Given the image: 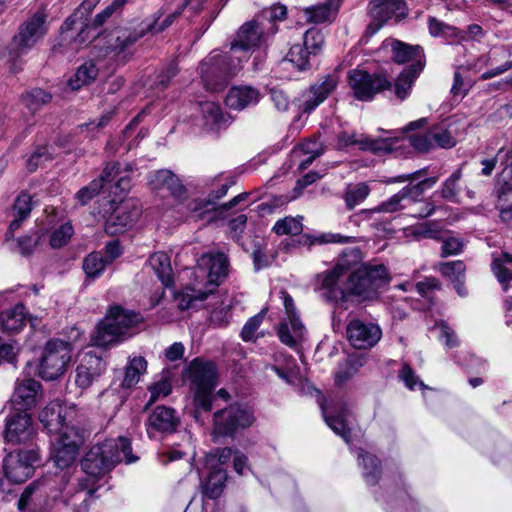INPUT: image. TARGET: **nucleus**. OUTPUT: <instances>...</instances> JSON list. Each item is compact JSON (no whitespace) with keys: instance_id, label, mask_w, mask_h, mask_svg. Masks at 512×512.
<instances>
[{"instance_id":"nucleus-1","label":"nucleus","mask_w":512,"mask_h":512,"mask_svg":"<svg viewBox=\"0 0 512 512\" xmlns=\"http://www.w3.org/2000/svg\"><path fill=\"white\" fill-rule=\"evenodd\" d=\"M360 261V250L352 248L343 253L334 267L316 277V291L322 299L345 308L350 296L370 300L377 296L380 287L389 281L386 267L379 265L355 266Z\"/></svg>"},{"instance_id":"nucleus-2","label":"nucleus","mask_w":512,"mask_h":512,"mask_svg":"<svg viewBox=\"0 0 512 512\" xmlns=\"http://www.w3.org/2000/svg\"><path fill=\"white\" fill-rule=\"evenodd\" d=\"M265 41L263 29L256 22L243 24L238 30L230 51L213 53L200 65L203 86L212 92L221 90L228 79L234 76L248 59V52Z\"/></svg>"},{"instance_id":"nucleus-3","label":"nucleus","mask_w":512,"mask_h":512,"mask_svg":"<svg viewBox=\"0 0 512 512\" xmlns=\"http://www.w3.org/2000/svg\"><path fill=\"white\" fill-rule=\"evenodd\" d=\"M137 459L132 454L131 443L127 438L105 440L91 447L82 460L84 479L97 484L98 479L110 472L119 462L124 460L130 464Z\"/></svg>"},{"instance_id":"nucleus-4","label":"nucleus","mask_w":512,"mask_h":512,"mask_svg":"<svg viewBox=\"0 0 512 512\" xmlns=\"http://www.w3.org/2000/svg\"><path fill=\"white\" fill-rule=\"evenodd\" d=\"M386 133L387 136L383 138H371L369 136L342 133L339 136V141L343 146L356 144L360 149L370 151L375 154L396 152L398 149L405 147L406 143L413 146L420 152H427L434 148L431 130L408 138L405 136H395V132L393 131H387Z\"/></svg>"},{"instance_id":"nucleus-5","label":"nucleus","mask_w":512,"mask_h":512,"mask_svg":"<svg viewBox=\"0 0 512 512\" xmlns=\"http://www.w3.org/2000/svg\"><path fill=\"white\" fill-rule=\"evenodd\" d=\"M142 321L140 314L111 307L103 320L99 322L91 337L92 344L106 347L121 343L133 335V329Z\"/></svg>"},{"instance_id":"nucleus-6","label":"nucleus","mask_w":512,"mask_h":512,"mask_svg":"<svg viewBox=\"0 0 512 512\" xmlns=\"http://www.w3.org/2000/svg\"><path fill=\"white\" fill-rule=\"evenodd\" d=\"M72 347L61 340L47 342L39 365V375L47 381L61 377L71 361Z\"/></svg>"},{"instance_id":"nucleus-7","label":"nucleus","mask_w":512,"mask_h":512,"mask_svg":"<svg viewBox=\"0 0 512 512\" xmlns=\"http://www.w3.org/2000/svg\"><path fill=\"white\" fill-rule=\"evenodd\" d=\"M56 477H43L30 483L18 500L20 512H46L50 507V498H56Z\"/></svg>"},{"instance_id":"nucleus-8","label":"nucleus","mask_w":512,"mask_h":512,"mask_svg":"<svg viewBox=\"0 0 512 512\" xmlns=\"http://www.w3.org/2000/svg\"><path fill=\"white\" fill-rule=\"evenodd\" d=\"M47 32L46 16L43 12H37L20 27L18 33L13 37L9 47V59L15 60L27 52Z\"/></svg>"},{"instance_id":"nucleus-9","label":"nucleus","mask_w":512,"mask_h":512,"mask_svg":"<svg viewBox=\"0 0 512 512\" xmlns=\"http://www.w3.org/2000/svg\"><path fill=\"white\" fill-rule=\"evenodd\" d=\"M253 422V413L246 406L234 404L214 413L213 434L232 435L237 429L249 427Z\"/></svg>"},{"instance_id":"nucleus-10","label":"nucleus","mask_w":512,"mask_h":512,"mask_svg":"<svg viewBox=\"0 0 512 512\" xmlns=\"http://www.w3.org/2000/svg\"><path fill=\"white\" fill-rule=\"evenodd\" d=\"M348 84L353 96L363 102L373 100L376 94L391 87L387 78L381 74H369L364 70L354 69L348 74Z\"/></svg>"},{"instance_id":"nucleus-11","label":"nucleus","mask_w":512,"mask_h":512,"mask_svg":"<svg viewBox=\"0 0 512 512\" xmlns=\"http://www.w3.org/2000/svg\"><path fill=\"white\" fill-rule=\"evenodd\" d=\"M40 462L38 450H17L9 453L3 461L5 476L14 483H23L29 479Z\"/></svg>"},{"instance_id":"nucleus-12","label":"nucleus","mask_w":512,"mask_h":512,"mask_svg":"<svg viewBox=\"0 0 512 512\" xmlns=\"http://www.w3.org/2000/svg\"><path fill=\"white\" fill-rule=\"evenodd\" d=\"M280 294L287 317L280 323L277 333L284 345L297 349L306 338V328L296 314L292 297L285 291Z\"/></svg>"},{"instance_id":"nucleus-13","label":"nucleus","mask_w":512,"mask_h":512,"mask_svg":"<svg viewBox=\"0 0 512 512\" xmlns=\"http://www.w3.org/2000/svg\"><path fill=\"white\" fill-rule=\"evenodd\" d=\"M369 15L371 22L366 28V36H372L390 19L396 21L407 15V7L404 0H372L369 3Z\"/></svg>"},{"instance_id":"nucleus-14","label":"nucleus","mask_w":512,"mask_h":512,"mask_svg":"<svg viewBox=\"0 0 512 512\" xmlns=\"http://www.w3.org/2000/svg\"><path fill=\"white\" fill-rule=\"evenodd\" d=\"M61 479V497L63 503L70 507L71 512H88L89 501L96 491V484L82 478L76 486L67 487L68 479L66 473L56 476Z\"/></svg>"},{"instance_id":"nucleus-15","label":"nucleus","mask_w":512,"mask_h":512,"mask_svg":"<svg viewBox=\"0 0 512 512\" xmlns=\"http://www.w3.org/2000/svg\"><path fill=\"white\" fill-rule=\"evenodd\" d=\"M346 334L348 341L354 348L369 349L380 341L382 330L376 323L355 318L347 325Z\"/></svg>"},{"instance_id":"nucleus-16","label":"nucleus","mask_w":512,"mask_h":512,"mask_svg":"<svg viewBox=\"0 0 512 512\" xmlns=\"http://www.w3.org/2000/svg\"><path fill=\"white\" fill-rule=\"evenodd\" d=\"M197 270L206 277V288L213 292L227 276L228 259L223 253H205L198 259Z\"/></svg>"},{"instance_id":"nucleus-17","label":"nucleus","mask_w":512,"mask_h":512,"mask_svg":"<svg viewBox=\"0 0 512 512\" xmlns=\"http://www.w3.org/2000/svg\"><path fill=\"white\" fill-rule=\"evenodd\" d=\"M192 390L214 389L217 385L216 366L212 362L194 359L186 370Z\"/></svg>"},{"instance_id":"nucleus-18","label":"nucleus","mask_w":512,"mask_h":512,"mask_svg":"<svg viewBox=\"0 0 512 512\" xmlns=\"http://www.w3.org/2000/svg\"><path fill=\"white\" fill-rule=\"evenodd\" d=\"M140 213V209L131 202L117 206L106 220V232L114 235L126 231L134 225Z\"/></svg>"},{"instance_id":"nucleus-19","label":"nucleus","mask_w":512,"mask_h":512,"mask_svg":"<svg viewBox=\"0 0 512 512\" xmlns=\"http://www.w3.org/2000/svg\"><path fill=\"white\" fill-rule=\"evenodd\" d=\"M179 418L176 411L166 406H157L150 414L146 423V430L150 438L156 433H172L176 431Z\"/></svg>"},{"instance_id":"nucleus-20","label":"nucleus","mask_w":512,"mask_h":512,"mask_svg":"<svg viewBox=\"0 0 512 512\" xmlns=\"http://www.w3.org/2000/svg\"><path fill=\"white\" fill-rule=\"evenodd\" d=\"M72 413V407H67L61 401L54 400L40 412L39 420L49 433H54L70 423L69 418Z\"/></svg>"},{"instance_id":"nucleus-21","label":"nucleus","mask_w":512,"mask_h":512,"mask_svg":"<svg viewBox=\"0 0 512 512\" xmlns=\"http://www.w3.org/2000/svg\"><path fill=\"white\" fill-rule=\"evenodd\" d=\"M35 434L31 416L26 412H17L6 422L5 439L11 443H24Z\"/></svg>"},{"instance_id":"nucleus-22","label":"nucleus","mask_w":512,"mask_h":512,"mask_svg":"<svg viewBox=\"0 0 512 512\" xmlns=\"http://www.w3.org/2000/svg\"><path fill=\"white\" fill-rule=\"evenodd\" d=\"M152 190L158 192H167L177 201L186 198V188L181 180L170 170H159L154 172L149 180Z\"/></svg>"},{"instance_id":"nucleus-23","label":"nucleus","mask_w":512,"mask_h":512,"mask_svg":"<svg viewBox=\"0 0 512 512\" xmlns=\"http://www.w3.org/2000/svg\"><path fill=\"white\" fill-rule=\"evenodd\" d=\"M41 385L33 379H18L11 403L16 411H25L36 404Z\"/></svg>"},{"instance_id":"nucleus-24","label":"nucleus","mask_w":512,"mask_h":512,"mask_svg":"<svg viewBox=\"0 0 512 512\" xmlns=\"http://www.w3.org/2000/svg\"><path fill=\"white\" fill-rule=\"evenodd\" d=\"M262 98L259 89L249 85L233 86L228 91L225 102L226 105L234 110H243L255 106Z\"/></svg>"},{"instance_id":"nucleus-25","label":"nucleus","mask_w":512,"mask_h":512,"mask_svg":"<svg viewBox=\"0 0 512 512\" xmlns=\"http://www.w3.org/2000/svg\"><path fill=\"white\" fill-rule=\"evenodd\" d=\"M322 414L326 424L343 440L349 444L350 443V432H351V421H350V412L346 405H340L337 408H334L333 412H330L329 409L322 404L321 405Z\"/></svg>"},{"instance_id":"nucleus-26","label":"nucleus","mask_w":512,"mask_h":512,"mask_svg":"<svg viewBox=\"0 0 512 512\" xmlns=\"http://www.w3.org/2000/svg\"><path fill=\"white\" fill-rule=\"evenodd\" d=\"M103 370L104 363L102 359L91 352L86 353L76 369V385L82 389L88 388L92 384L94 378Z\"/></svg>"},{"instance_id":"nucleus-27","label":"nucleus","mask_w":512,"mask_h":512,"mask_svg":"<svg viewBox=\"0 0 512 512\" xmlns=\"http://www.w3.org/2000/svg\"><path fill=\"white\" fill-rule=\"evenodd\" d=\"M119 172V165L117 163H109L103 170L99 179L93 180L88 186L80 189L77 194V200L82 204H87L91 199H93L99 191L111 180L115 178V176Z\"/></svg>"},{"instance_id":"nucleus-28","label":"nucleus","mask_w":512,"mask_h":512,"mask_svg":"<svg viewBox=\"0 0 512 512\" xmlns=\"http://www.w3.org/2000/svg\"><path fill=\"white\" fill-rule=\"evenodd\" d=\"M141 34L131 31L129 29H115L107 35L105 50L106 53H112L115 56H120L132 46Z\"/></svg>"},{"instance_id":"nucleus-29","label":"nucleus","mask_w":512,"mask_h":512,"mask_svg":"<svg viewBox=\"0 0 512 512\" xmlns=\"http://www.w3.org/2000/svg\"><path fill=\"white\" fill-rule=\"evenodd\" d=\"M337 84V77L328 75L320 83L313 85L309 92L310 96L304 103L303 111L312 112L336 89Z\"/></svg>"},{"instance_id":"nucleus-30","label":"nucleus","mask_w":512,"mask_h":512,"mask_svg":"<svg viewBox=\"0 0 512 512\" xmlns=\"http://www.w3.org/2000/svg\"><path fill=\"white\" fill-rule=\"evenodd\" d=\"M436 177H431L424 179L416 184L407 185L399 191L401 210H411L414 209L420 199L423 196V193L426 189L431 188L436 182Z\"/></svg>"},{"instance_id":"nucleus-31","label":"nucleus","mask_w":512,"mask_h":512,"mask_svg":"<svg viewBox=\"0 0 512 512\" xmlns=\"http://www.w3.org/2000/svg\"><path fill=\"white\" fill-rule=\"evenodd\" d=\"M382 49H391L393 59L397 63L413 61V63H422V49L420 46H411L399 40L386 39L382 44Z\"/></svg>"},{"instance_id":"nucleus-32","label":"nucleus","mask_w":512,"mask_h":512,"mask_svg":"<svg viewBox=\"0 0 512 512\" xmlns=\"http://www.w3.org/2000/svg\"><path fill=\"white\" fill-rule=\"evenodd\" d=\"M80 449V438L74 436L70 444L53 443L52 457L55 465L61 470L70 469L76 462Z\"/></svg>"},{"instance_id":"nucleus-33","label":"nucleus","mask_w":512,"mask_h":512,"mask_svg":"<svg viewBox=\"0 0 512 512\" xmlns=\"http://www.w3.org/2000/svg\"><path fill=\"white\" fill-rule=\"evenodd\" d=\"M99 1L100 0H84L63 25V29L68 31L73 29V26L79 22L81 25V31L76 39L79 43H84L86 41V34L90 31V27L85 24L84 20L97 6Z\"/></svg>"},{"instance_id":"nucleus-34","label":"nucleus","mask_w":512,"mask_h":512,"mask_svg":"<svg viewBox=\"0 0 512 512\" xmlns=\"http://www.w3.org/2000/svg\"><path fill=\"white\" fill-rule=\"evenodd\" d=\"M27 311L24 305L16 306L0 312V329L8 333H17L25 325Z\"/></svg>"},{"instance_id":"nucleus-35","label":"nucleus","mask_w":512,"mask_h":512,"mask_svg":"<svg viewBox=\"0 0 512 512\" xmlns=\"http://www.w3.org/2000/svg\"><path fill=\"white\" fill-rule=\"evenodd\" d=\"M33 208L32 197L28 193H21L15 200L13 211L14 219L9 225V229L6 233V240L13 238L14 232L21 226L22 222L25 221Z\"/></svg>"},{"instance_id":"nucleus-36","label":"nucleus","mask_w":512,"mask_h":512,"mask_svg":"<svg viewBox=\"0 0 512 512\" xmlns=\"http://www.w3.org/2000/svg\"><path fill=\"white\" fill-rule=\"evenodd\" d=\"M204 126L208 130H216L225 126L228 119L222 112L221 107L214 101L199 102Z\"/></svg>"},{"instance_id":"nucleus-37","label":"nucleus","mask_w":512,"mask_h":512,"mask_svg":"<svg viewBox=\"0 0 512 512\" xmlns=\"http://www.w3.org/2000/svg\"><path fill=\"white\" fill-rule=\"evenodd\" d=\"M341 0H328L327 2L309 7L304 10V16L308 22L323 23L331 21L337 14Z\"/></svg>"},{"instance_id":"nucleus-38","label":"nucleus","mask_w":512,"mask_h":512,"mask_svg":"<svg viewBox=\"0 0 512 512\" xmlns=\"http://www.w3.org/2000/svg\"><path fill=\"white\" fill-rule=\"evenodd\" d=\"M149 265L157 275L164 287L173 285V271L169 256L164 252H157L150 256Z\"/></svg>"},{"instance_id":"nucleus-39","label":"nucleus","mask_w":512,"mask_h":512,"mask_svg":"<svg viewBox=\"0 0 512 512\" xmlns=\"http://www.w3.org/2000/svg\"><path fill=\"white\" fill-rule=\"evenodd\" d=\"M465 270V264L460 260L445 262L439 265L441 274L454 283V287L461 297L467 295V290L463 285Z\"/></svg>"},{"instance_id":"nucleus-40","label":"nucleus","mask_w":512,"mask_h":512,"mask_svg":"<svg viewBox=\"0 0 512 512\" xmlns=\"http://www.w3.org/2000/svg\"><path fill=\"white\" fill-rule=\"evenodd\" d=\"M423 69V63H412L404 70L396 80L395 95L398 99L404 100L410 93L411 87L419 73Z\"/></svg>"},{"instance_id":"nucleus-41","label":"nucleus","mask_w":512,"mask_h":512,"mask_svg":"<svg viewBox=\"0 0 512 512\" xmlns=\"http://www.w3.org/2000/svg\"><path fill=\"white\" fill-rule=\"evenodd\" d=\"M509 264H512V255L509 253L503 252L493 256L491 270L504 291L508 290L509 283L512 281V270L507 266Z\"/></svg>"},{"instance_id":"nucleus-42","label":"nucleus","mask_w":512,"mask_h":512,"mask_svg":"<svg viewBox=\"0 0 512 512\" xmlns=\"http://www.w3.org/2000/svg\"><path fill=\"white\" fill-rule=\"evenodd\" d=\"M212 293V289H196L195 287H185L182 291L175 294V300L180 309L185 310L194 306V302L203 301Z\"/></svg>"},{"instance_id":"nucleus-43","label":"nucleus","mask_w":512,"mask_h":512,"mask_svg":"<svg viewBox=\"0 0 512 512\" xmlns=\"http://www.w3.org/2000/svg\"><path fill=\"white\" fill-rule=\"evenodd\" d=\"M147 362L141 356H135L131 358L126 366L124 379L122 386L125 388H131L136 385L140 376L146 371Z\"/></svg>"},{"instance_id":"nucleus-44","label":"nucleus","mask_w":512,"mask_h":512,"mask_svg":"<svg viewBox=\"0 0 512 512\" xmlns=\"http://www.w3.org/2000/svg\"><path fill=\"white\" fill-rule=\"evenodd\" d=\"M98 69L92 62H87L81 65L75 74L69 79V86L73 90H78L81 87L90 84L96 79Z\"/></svg>"},{"instance_id":"nucleus-45","label":"nucleus","mask_w":512,"mask_h":512,"mask_svg":"<svg viewBox=\"0 0 512 512\" xmlns=\"http://www.w3.org/2000/svg\"><path fill=\"white\" fill-rule=\"evenodd\" d=\"M209 476L203 486L204 493L209 498H217L223 489L224 483L227 479V474L224 469H209Z\"/></svg>"},{"instance_id":"nucleus-46","label":"nucleus","mask_w":512,"mask_h":512,"mask_svg":"<svg viewBox=\"0 0 512 512\" xmlns=\"http://www.w3.org/2000/svg\"><path fill=\"white\" fill-rule=\"evenodd\" d=\"M214 389L193 390V417L199 423H202V412H209L212 408V392Z\"/></svg>"},{"instance_id":"nucleus-47","label":"nucleus","mask_w":512,"mask_h":512,"mask_svg":"<svg viewBox=\"0 0 512 512\" xmlns=\"http://www.w3.org/2000/svg\"><path fill=\"white\" fill-rule=\"evenodd\" d=\"M302 216H288L279 219L274 224L272 230L277 235H299L303 230Z\"/></svg>"},{"instance_id":"nucleus-48","label":"nucleus","mask_w":512,"mask_h":512,"mask_svg":"<svg viewBox=\"0 0 512 512\" xmlns=\"http://www.w3.org/2000/svg\"><path fill=\"white\" fill-rule=\"evenodd\" d=\"M370 188L366 183L349 186L345 193V203L348 209H353L362 203L369 195Z\"/></svg>"},{"instance_id":"nucleus-49","label":"nucleus","mask_w":512,"mask_h":512,"mask_svg":"<svg viewBox=\"0 0 512 512\" xmlns=\"http://www.w3.org/2000/svg\"><path fill=\"white\" fill-rule=\"evenodd\" d=\"M108 261L100 253L89 254L83 261V269L90 278H96L101 275Z\"/></svg>"},{"instance_id":"nucleus-50","label":"nucleus","mask_w":512,"mask_h":512,"mask_svg":"<svg viewBox=\"0 0 512 512\" xmlns=\"http://www.w3.org/2000/svg\"><path fill=\"white\" fill-rule=\"evenodd\" d=\"M403 235L408 241H419L425 238H436L437 231L431 228V224L420 223L403 229Z\"/></svg>"},{"instance_id":"nucleus-51","label":"nucleus","mask_w":512,"mask_h":512,"mask_svg":"<svg viewBox=\"0 0 512 512\" xmlns=\"http://www.w3.org/2000/svg\"><path fill=\"white\" fill-rule=\"evenodd\" d=\"M431 137L434 142V148H452L456 145V140L452 135L451 131L443 124L436 125L431 129Z\"/></svg>"},{"instance_id":"nucleus-52","label":"nucleus","mask_w":512,"mask_h":512,"mask_svg":"<svg viewBox=\"0 0 512 512\" xmlns=\"http://www.w3.org/2000/svg\"><path fill=\"white\" fill-rule=\"evenodd\" d=\"M358 458L361 459V464L364 468V478L369 485H374L378 481L379 467L378 460L375 456L370 454H358Z\"/></svg>"},{"instance_id":"nucleus-53","label":"nucleus","mask_w":512,"mask_h":512,"mask_svg":"<svg viewBox=\"0 0 512 512\" xmlns=\"http://www.w3.org/2000/svg\"><path fill=\"white\" fill-rule=\"evenodd\" d=\"M234 451L231 448L218 449L206 455L205 466L208 469H222L221 466L226 464L232 456Z\"/></svg>"},{"instance_id":"nucleus-54","label":"nucleus","mask_w":512,"mask_h":512,"mask_svg":"<svg viewBox=\"0 0 512 512\" xmlns=\"http://www.w3.org/2000/svg\"><path fill=\"white\" fill-rule=\"evenodd\" d=\"M462 177L461 169H457L452 175L443 183L441 196L451 202L458 201V182Z\"/></svg>"},{"instance_id":"nucleus-55","label":"nucleus","mask_w":512,"mask_h":512,"mask_svg":"<svg viewBox=\"0 0 512 512\" xmlns=\"http://www.w3.org/2000/svg\"><path fill=\"white\" fill-rule=\"evenodd\" d=\"M310 55L311 54L304 45L295 44L290 48L286 59L294 64L299 70H303L308 65Z\"/></svg>"},{"instance_id":"nucleus-56","label":"nucleus","mask_w":512,"mask_h":512,"mask_svg":"<svg viewBox=\"0 0 512 512\" xmlns=\"http://www.w3.org/2000/svg\"><path fill=\"white\" fill-rule=\"evenodd\" d=\"M74 233L70 223H65L53 231L50 236V245L52 248H59L68 243Z\"/></svg>"},{"instance_id":"nucleus-57","label":"nucleus","mask_w":512,"mask_h":512,"mask_svg":"<svg viewBox=\"0 0 512 512\" xmlns=\"http://www.w3.org/2000/svg\"><path fill=\"white\" fill-rule=\"evenodd\" d=\"M171 383L167 378H161L149 387L150 399L147 406L152 405L160 398H164L171 393Z\"/></svg>"},{"instance_id":"nucleus-58","label":"nucleus","mask_w":512,"mask_h":512,"mask_svg":"<svg viewBox=\"0 0 512 512\" xmlns=\"http://www.w3.org/2000/svg\"><path fill=\"white\" fill-rule=\"evenodd\" d=\"M324 42L323 36L317 29H309L303 36V45L309 53L316 54L322 47Z\"/></svg>"},{"instance_id":"nucleus-59","label":"nucleus","mask_w":512,"mask_h":512,"mask_svg":"<svg viewBox=\"0 0 512 512\" xmlns=\"http://www.w3.org/2000/svg\"><path fill=\"white\" fill-rule=\"evenodd\" d=\"M56 433L59 434L55 440V443L57 444H70L74 440V436H78L80 438V446L84 442L83 431L74 425H70V423Z\"/></svg>"},{"instance_id":"nucleus-60","label":"nucleus","mask_w":512,"mask_h":512,"mask_svg":"<svg viewBox=\"0 0 512 512\" xmlns=\"http://www.w3.org/2000/svg\"><path fill=\"white\" fill-rule=\"evenodd\" d=\"M270 99L279 112H286L291 104L289 95L279 87H272L269 90Z\"/></svg>"},{"instance_id":"nucleus-61","label":"nucleus","mask_w":512,"mask_h":512,"mask_svg":"<svg viewBox=\"0 0 512 512\" xmlns=\"http://www.w3.org/2000/svg\"><path fill=\"white\" fill-rule=\"evenodd\" d=\"M266 314V309H263L257 315L251 317L241 331V337L244 341H251L255 338V332L259 328L262 323L264 316Z\"/></svg>"},{"instance_id":"nucleus-62","label":"nucleus","mask_w":512,"mask_h":512,"mask_svg":"<svg viewBox=\"0 0 512 512\" xmlns=\"http://www.w3.org/2000/svg\"><path fill=\"white\" fill-rule=\"evenodd\" d=\"M127 0H114L111 5L107 6L103 11L98 13L92 23L93 28H98L104 24L117 10L121 9Z\"/></svg>"},{"instance_id":"nucleus-63","label":"nucleus","mask_w":512,"mask_h":512,"mask_svg":"<svg viewBox=\"0 0 512 512\" xmlns=\"http://www.w3.org/2000/svg\"><path fill=\"white\" fill-rule=\"evenodd\" d=\"M434 330L438 332V337L444 341L445 345L453 348L458 345V339L455 332L444 322L436 324Z\"/></svg>"},{"instance_id":"nucleus-64","label":"nucleus","mask_w":512,"mask_h":512,"mask_svg":"<svg viewBox=\"0 0 512 512\" xmlns=\"http://www.w3.org/2000/svg\"><path fill=\"white\" fill-rule=\"evenodd\" d=\"M506 193L502 190L498 197L497 209L499 210V217L503 223L512 226V204H506Z\"/></svg>"}]
</instances>
